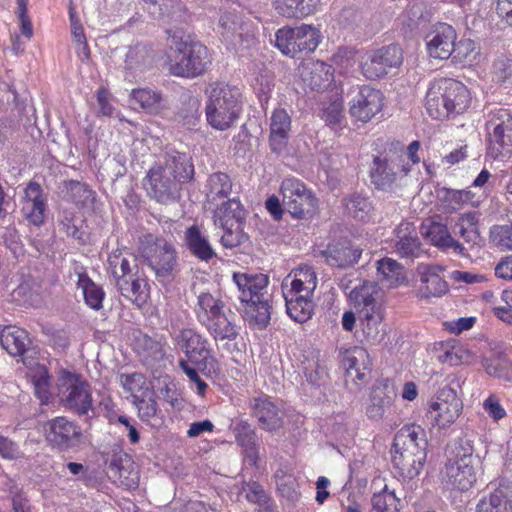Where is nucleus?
I'll use <instances>...</instances> for the list:
<instances>
[{
  "label": "nucleus",
  "instance_id": "obj_56",
  "mask_svg": "<svg viewBox=\"0 0 512 512\" xmlns=\"http://www.w3.org/2000/svg\"><path fill=\"white\" fill-rule=\"evenodd\" d=\"M490 243L501 251L512 250V224H495L489 230Z\"/></svg>",
  "mask_w": 512,
  "mask_h": 512
},
{
  "label": "nucleus",
  "instance_id": "obj_5",
  "mask_svg": "<svg viewBox=\"0 0 512 512\" xmlns=\"http://www.w3.org/2000/svg\"><path fill=\"white\" fill-rule=\"evenodd\" d=\"M410 169V165L405 163L404 145L393 142L384 154L374 156L369 176L377 190L393 192Z\"/></svg>",
  "mask_w": 512,
  "mask_h": 512
},
{
  "label": "nucleus",
  "instance_id": "obj_57",
  "mask_svg": "<svg viewBox=\"0 0 512 512\" xmlns=\"http://www.w3.org/2000/svg\"><path fill=\"white\" fill-rule=\"evenodd\" d=\"M403 17V23L410 30H415L429 22L430 14L423 2H414L408 5Z\"/></svg>",
  "mask_w": 512,
  "mask_h": 512
},
{
  "label": "nucleus",
  "instance_id": "obj_3",
  "mask_svg": "<svg viewBox=\"0 0 512 512\" xmlns=\"http://www.w3.org/2000/svg\"><path fill=\"white\" fill-rule=\"evenodd\" d=\"M206 95L207 122L217 130H227L242 110L239 89L223 82H216L207 87Z\"/></svg>",
  "mask_w": 512,
  "mask_h": 512
},
{
  "label": "nucleus",
  "instance_id": "obj_15",
  "mask_svg": "<svg viewBox=\"0 0 512 512\" xmlns=\"http://www.w3.org/2000/svg\"><path fill=\"white\" fill-rule=\"evenodd\" d=\"M463 409V403L456 391L450 387L443 388L430 405L428 417L433 425L446 428L456 421Z\"/></svg>",
  "mask_w": 512,
  "mask_h": 512
},
{
  "label": "nucleus",
  "instance_id": "obj_53",
  "mask_svg": "<svg viewBox=\"0 0 512 512\" xmlns=\"http://www.w3.org/2000/svg\"><path fill=\"white\" fill-rule=\"evenodd\" d=\"M221 35L225 41L236 45L241 42L243 36V23L234 13L227 12L221 15L219 19Z\"/></svg>",
  "mask_w": 512,
  "mask_h": 512
},
{
  "label": "nucleus",
  "instance_id": "obj_30",
  "mask_svg": "<svg viewBox=\"0 0 512 512\" xmlns=\"http://www.w3.org/2000/svg\"><path fill=\"white\" fill-rule=\"evenodd\" d=\"M476 512H512V486L500 483L478 502Z\"/></svg>",
  "mask_w": 512,
  "mask_h": 512
},
{
  "label": "nucleus",
  "instance_id": "obj_63",
  "mask_svg": "<svg viewBox=\"0 0 512 512\" xmlns=\"http://www.w3.org/2000/svg\"><path fill=\"white\" fill-rule=\"evenodd\" d=\"M276 485L281 495L288 500L295 501L298 499L299 493L296 490V480L292 475H286L279 472L275 475Z\"/></svg>",
  "mask_w": 512,
  "mask_h": 512
},
{
  "label": "nucleus",
  "instance_id": "obj_34",
  "mask_svg": "<svg viewBox=\"0 0 512 512\" xmlns=\"http://www.w3.org/2000/svg\"><path fill=\"white\" fill-rule=\"evenodd\" d=\"M184 241L189 252L197 259L209 262L216 257L208 238L200 231L198 226L192 225L187 228Z\"/></svg>",
  "mask_w": 512,
  "mask_h": 512
},
{
  "label": "nucleus",
  "instance_id": "obj_50",
  "mask_svg": "<svg viewBox=\"0 0 512 512\" xmlns=\"http://www.w3.org/2000/svg\"><path fill=\"white\" fill-rule=\"evenodd\" d=\"M366 358H368L367 352L362 348H354L343 357L342 365L346 370L347 379L350 378L353 382H356V380H364L366 373L361 370L359 361L364 363ZM366 369L367 368L363 366V370Z\"/></svg>",
  "mask_w": 512,
  "mask_h": 512
},
{
  "label": "nucleus",
  "instance_id": "obj_13",
  "mask_svg": "<svg viewBox=\"0 0 512 512\" xmlns=\"http://www.w3.org/2000/svg\"><path fill=\"white\" fill-rule=\"evenodd\" d=\"M182 186L183 184L165 173L157 165L149 169L144 179L147 195L164 205L173 204L180 200Z\"/></svg>",
  "mask_w": 512,
  "mask_h": 512
},
{
  "label": "nucleus",
  "instance_id": "obj_16",
  "mask_svg": "<svg viewBox=\"0 0 512 512\" xmlns=\"http://www.w3.org/2000/svg\"><path fill=\"white\" fill-rule=\"evenodd\" d=\"M175 341L188 360L199 369H205L208 364L215 361L208 340L195 330L189 328L180 330Z\"/></svg>",
  "mask_w": 512,
  "mask_h": 512
},
{
  "label": "nucleus",
  "instance_id": "obj_51",
  "mask_svg": "<svg viewBox=\"0 0 512 512\" xmlns=\"http://www.w3.org/2000/svg\"><path fill=\"white\" fill-rule=\"evenodd\" d=\"M77 285L82 289L85 303L94 310H100L105 296L103 289L94 283L85 273L78 275Z\"/></svg>",
  "mask_w": 512,
  "mask_h": 512
},
{
  "label": "nucleus",
  "instance_id": "obj_6",
  "mask_svg": "<svg viewBox=\"0 0 512 512\" xmlns=\"http://www.w3.org/2000/svg\"><path fill=\"white\" fill-rule=\"evenodd\" d=\"M379 294L378 284L371 281H364L349 293V299L367 337H376L378 326L383 320L382 304L378 300Z\"/></svg>",
  "mask_w": 512,
  "mask_h": 512
},
{
  "label": "nucleus",
  "instance_id": "obj_29",
  "mask_svg": "<svg viewBox=\"0 0 512 512\" xmlns=\"http://www.w3.org/2000/svg\"><path fill=\"white\" fill-rule=\"evenodd\" d=\"M446 78L434 80L426 93L425 106L428 114L437 120L448 118Z\"/></svg>",
  "mask_w": 512,
  "mask_h": 512
},
{
  "label": "nucleus",
  "instance_id": "obj_20",
  "mask_svg": "<svg viewBox=\"0 0 512 512\" xmlns=\"http://www.w3.org/2000/svg\"><path fill=\"white\" fill-rule=\"evenodd\" d=\"M394 251L400 258L415 259L425 253L415 225L401 222L395 229Z\"/></svg>",
  "mask_w": 512,
  "mask_h": 512
},
{
  "label": "nucleus",
  "instance_id": "obj_9",
  "mask_svg": "<svg viewBox=\"0 0 512 512\" xmlns=\"http://www.w3.org/2000/svg\"><path fill=\"white\" fill-rule=\"evenodd\" d=\"M142 257L157 277H173L177 267V252L171 242L152 234L145 236Z\"/></svg>",
  "mask_w": 512,
  "mask_h": 512
},
{
  "label": "nucleus",
  "instance_id": "obj_2",
  "mask_svg": "<svg viewBox=\"0 0 512 512\" xmlns=\"http://www.w3.org/2000/svg\"><path fill=\"white\" fill-rule=\"evenodd\" d=\"M170 40V74L177 77L194 78L202 73L210 64L208 49L191 35L181 30H168Z\"/></svg>",
  "mask_w": 512,
  "mask_h": 512
},
{
  "label": "nucleus",
  "instance_id": "obj_41",
  "mask_svg": "<svg viewBox=\"0 0 512 512\" xmlns=\"http://www.w3.org/2000/svg\"><path fill=\"white\" fill-rule=\"evenodd\" d=\"M320 0H272L278 14L287 18H304L313 14Z\"/></svg>",
  "mask_w": 512,
  "mask_h": 512
},
{
  "label": "nucleus",
  "instance_id": "obj_61",
  "mask_svg": "<svg viewBox=\"0 0 512 512\" xmlns=\"http://www.w3.org/2000/svg\"><path fill=\"white\" fill-rule=\"evenodd\" d=\"M242 492L245 493V498L251 504L257 505L259 508H263L267 505L268 495L263 486L258 482L252 481L244 483Z\"/></svg>",
  "mask_w": 512,
  "mask_h": 512
},
{
  "label": "nucleus",
  "instance_id": "obj_8",
  "mask_svg": "<svg viewBox=\"0 0 512 512\" xmlns=\"http://www.w3.org/2000/svg\"><path fill=\"white\" fill-rule=\"evenodd\" d=\"M488 135L487 154L494 160H504L512 155V115L506 109L491 111L486 122Z\"/></svg>",
  "mask_w": 512,
  "mask_h": 512
},
{
  "label": "nucleus",
  "instance_id": "obj_24",
  "mask_svg": "<svg viewBox=\"0 0 512 512\" xmlns=\"http://www.w3.org/2000/svg\"><path fill=\"white\" fill-rule=\"evenodd\" d=\"M396 396L393 385L388 379L377 381L370 394V402L366 408V415L372 420H381L390 410Z\"/></svg>",
  "mask_w": 512,
  "mask_h": 512
},
{
  "label": "nucleus",
  "instance_id": "obj_64",
  "mask_svg": "<svg viewBox=\"0 0 512 512\" xmlns=\"http://www.w3.org/2000/svg\"><path fill=\"white\" fill-rule=\"evenodd\" d=\"M47 203L22 204L23 217L31 224L39 226L44 222Z\"/></svg>",
  "mask_w": 512,
  "mask_h": 512
},
{
  "label": "nucleus",
  "instance_id": "obj_36",
  "mask_svg": "<svg viewBox=\"0 0 512 512\" xmlns=\"http://www.w3.org/2000/svg\"><path fill=\"white\" fill-rule=\"evenodd\" d=\"M423 234L434 246L442 250L452 249L455 253L464 255V246L451 236L445 224L431 222L427 227H425Z\"/></svg>",
  "mask_w": 512,
  "mask_h": 512
},
{
  "label": "nucleus",
  "instance_id": "obj_4",
  "mask_svg": "<svg viewBox=\"0 0 512 512\" xmlns=\"http://www.w3.org/2000/svg\"><path fill=\"white\" fill-rule=\"evenodd\" d=\"M479 464L470 440L460 438L451 448L450 456L442 470V479L459 491L469 490L476 482V467Z\"/></svg>",
  "mask_w": 512,
  "mask_h": 512
},
{
  "label": "nucleus",
  "instance_id": "obj_10",
  "mask_svg": "<svg viewBox=\"0 0 512 512\" xmlns=\"http://www.w3.org/2000/svg\"><path fill=\"white\" fill-rule=\"evenodd\" d=\"M280 192L284 209L294 218L307 219L314 215L318 200L301 180L285 178Z\"/></svg>",
  "mask_w": 512,
  "mask_h": 512
},
{
  "label": "nucleus",
  "instance_id": "obj_60",
  "mask_svg": "<svg viewBox=\"0 0 512 512\" xmlns=\"http://www.w3.org/2000/svg\"><path fill=\"white\" fill-rule=\"evenodd\" d=\"M244 223L229 224L228 227H221L224 230L221 236V243L226 248H234L241 245L248 239L247 234L243 230Z\"/></svg>",
  "mask_w": 512,
  "mask_h": 512
},
{
  "label": "nucleus",
  "instance_id": "obj_59",
  "mask_svg": "<svg viewBox=\"0 0 512 512\" xmlns=\"http://www.w3.org/2000/svg\"><path fill=\"white\" fill-rule=\"evenodd\" d=\"M371 502V512H398L397 503L399 499L396 497L394 491L387 489V486L381 493L374 494Z\"/></svg>",
  "mask_w": 512,
  "mask_h": 512
},
{
  "label": "nucleus",
  "instance_id": "obj_54",
  "mask_svg": "<svg viewBox=\"0 0 512 512\" xmlns=\"http://www.w3.org/2000/svg\"><path fill=\"white\" fill-rule=\"evenodd\" d=\"M343 202L347 213L359 221L368 220L373 211L372 201L361 194L354 193Z\"/></svg>",
  "mask_w": 512,
  "mask_h": 512
},
{
  "label": "nucleus",
  "instance_id": "obj_18",
  "mask_svg": "<svg viewBox=\"0 0 512 512\" xmlns=\"http://www.w3.org/2000/svg\"><path fill=\"white\" fill-rule=\"evenodd\" d=\"M250 414L261 429L274 432L283 427L284 415L269 395L261 393L248 400Z\"/></svg>",
  "mask_w": 512,
  "mask_h": 512
},
{
  "label": "nucleus",
  "instance_id": "obj_31",
  "mask_svg": "<svg viewBox=\"0 0 512 512\" xmlns=\"http://www.w3.org/2000/svg\"><path fill=\"white\" fill-rule=\"evenodd\" d=\"M426 454L392 451V463L399 475L404 479H414L422 471L426 462Z\"/></svg>",
  "mask_w": 512,
  "mask_h": 512
},
{
  "label": "nucleus",
  "instance_id": "obj_14",
  "mask_svg": "<svg viewBox=\"0 0 512 512\" xmlns=\"http://www.w3.org/2000/svg\"><path fill=\"white\" fill-rule=\"evenodd\" d=\"M44 435L53 448L68 451L79 444L82 431L66 417H55L44 424Z\"/></svg>",
  "mask_w": 512,
  "mask_h": 512
},
{
  "label": "nucleus",
  "instance_id": "obj_45",
  "mask_svg": "<svg viewBox=\"0 0 512 512\" xmlns=\"http://www.w3.org/2000/svg\"><path fill=\"white\" fill-rule=\"evenodd\" d=\"M154 58V51L149 46L136 44L130 47L126 54V69L141 72L152 66Z\"/></svg>",
  "mask_w": 512,
  "mask_h": 512
},
{
  "label": "nucleus",
  "instance_id": "obj_37",
  "mask_svg": "<svg viewBox=\"0 0 512 512\" xmlns=\"http://www.w3.org/2000/svg\"><path fill=\"white\" fill-rule=\"evenodd\" d=\"M232 430L236 442L244 448L246 457L249 459L250 463L255 465L258 459V454L255 449L257 435L255 429L247 420H237L233 422L230 426Z\"/></svg>",
  "mask_w": 512,
  "mask_h": 512
},
{
  "label": "nucleus",
  "instance_id": "obj_21",
  "mask_svg": "<svg viewBox=\"0 0 512 512\" xmlns=\"http://www.w3.org/2000/svg\"><path fill=\"white\" fill-rule=\"evenodd\" d=\"M429 55L436 59H448L455 52L456 32L448 24L441 23L425 37Z\"/></svg>",
  "mask_w": 512,
  "mask_h": 512
},
{
  "label": "nucleus",
  "instance_id": "obj_48",
  "mask_svg": "<svg viewBox=\"0 0 512 512\" xmlns=\"http://www.w3.org/2000/svg\"><path fill=\"white\" fill-rule=\"evenodd\" d=\"M293 279L290 281L289 290L313 295L317 287V276L311 266L303 265L295 269Z\"/></svg>",
  "mask_w": 512,
  "mask_h": 512
},
{
  "label": "nucleus",
  "instance_id": "obj_44",
  "mask_svg": "<svg viewBox=\"0 0 512 512\" xmlns=\"http://www.w3.org/2000/svg\"><path fill=\"white\" fill-rule=\"evenodd\" d=\"M59 230L65 233L68 237L73 238L79 244H85L87 237L85 231L82 229L83 220L76 217L73 210L63 209L58 217Z\"/></svg>",
  "mask_w": 512,
  "mask_h": 512
},
{
  "label": "nucleus",
  "instance_id": "obj_47",
  "mask_svg": "<svg viewBox=\"0 0 512 512\" xmlns=\"http://www.w3.org/2000/svg\"><path fill=\"white\" fill-rule=\"evenodd\" d=\"M224 302L209 292H202L197 297L195 313L199 323L224 313Z\"/></svg>",
  "mask_w": 512,
  "mask_h": 512
},
{
  "label": "nucleus",
  "instance_id": "obj_32",
  "mask_svg": "<svg viewBox=\"0 0 512 512\" xmlns=\"http://www.w3.org/2000/svg\"><path fill=\"white\" fill-rule=\"evenodd\" d=\"M115 285L122 296L131 300L138 307L146 303L149 296L148 283L145 278L138 274V271H135L133 275L126 279L118 280Z\"/></svg>",
  "mask_w": 512,
  "mask_h": 512
},
{
  "label": "nucleus",
  "instance_id": "obj_35",
  "mask_svg": "<svg viewBox=\"0 0 512 512\" xmlns=\"http://www.w3.org/2000/svg\"><path fill=\"white\" fill-rule=\"evenodd\" d=\"M332 66L323 61L312 62L304 67L302 77L306 85L312 90L326 89L333 81Z\"/></svg>",
  "mask_w": 512,
  "mask_h": 512
},
{
  "label": "nucleus",
  "instance_id": "obj_33",
  "mask_svg": "<svg viewBox=\"0 0 512 512\" xmlns=\"http://www.w3.org/2000/svg\"><path fill=\"white\" fill-rule=\"evenodd\" d=\"M0 343L11 356H22L31 345L28 332L17 326H6L0 333Z\"/></svg>",
  "mask_w": 512,
  "mask_h": 512
},
{
  "label": "nucleus",
  "instance_id": "obj_27",
  "mask_svg": "<svg viewBox=\"0 0 512 512\" xmlns=\"http://www.w3.org/2000/svg\"><path fill=\"white\" fill-rule=\"evenodd\" d=\"M425 430L419 425H406L395 435L392 451L413 452L427 455Z\"/></svg>",
  "mask_w": 512,
  "mask_h": 512
},
{
  "label": "nucleus",
  "instance_id": "obj_62",
  "mask_svg": "<svg viewBox=\"0 0 512 512\" xmlns=\"http://www.w3.org/2000/svg\"><path fill=\"white\" fill-rule=\"evenodd\" d=\"M486 372L493 377L512 383V363L506 359H493L485 366Z\"/></svg>",
  "mask_w": 512,
  "mask_h": 512
},
{
  "label": "nucleus",
  "instance_id": "obj_43",
  "mask_svg": "<svg viewBox=\"0 0 512 512\" xmlns=\"http://www.w3.org/2000/svg\"><path fill=\"white\" fill-rule=\"evenodd\" d=\"M200 324L206 328L216 342L224 340L232 341L238 336L236 325L228 319L225 313L207 319Z\"/></svg>",
  "mask_w": 512,
  "mask_h": 512
},
{
  "label": "nucleus",
  "instance_id": "obj_11",
  "mask_svg": "<svg viewBox=\"0 0 512 512\" xmlns=\"http://www.w3.org/2000/svg\"><path fill=\"white\" fill-rule=\"evenodd\" d=\"M319 30L311 25L284 27L276 32V47L285 55L295 57L298 53H311L319 45Z\"/></svg>",
  "mask_w": 512,
  "mask_h": 512
},
{
  "label": "nucleus",
  "instance_id": "obj_23",
  "mask_svg": "<svg viewBox=\"0 0 512 512\" xmlns=\"http://www.w3.org/2000/svg\"><path fill=\"white\" fill-rule=\"evenodd\" d=\"M291 131V117L283 108L275 109L270 117L269 145L273 153L280 155L287 150Z\"/></svg>",
  "mask_w": 512,
  "mask_h": 512
},
{
  "label": "nucleus",
  "instance_id": "obj_42",
  "mask_svg": "<svg viewBox=\"0 0 512 512\" xmlns=\"http://www.w3.org/2000/svg\"><path fill=\"white\" fill-rule=\"evenodd\" d=\"M232 180L223 172L211 174L206 183V200L210 205H217L218 202L228 198L232 191Z\"/></svg>",
  "mask_w": 512,
  "mask_h": 512
},
{
  "label": "nucleus",
  "instance_id": "obj_38",
  "mask_svg": "<svg viewBox=\"0 0 512 512\" xmlns=\"http://www.w3.org/2000/svg\"><path fill=\"white\" fill-rule=\"evenodd\" d=\"M448 117L463 113L470 105L471 97L467 87L460 81L446 78Z\"/></svg>",
  "mask_w": 512,
  "mask_h": 512
},
{
  "label": "nucleus",
  "instance_id": "obj_12",
  "mask_svg": "<svg viewBox=\"0 0 512 512\" xmlns=\"http://www.w3.org/2000/svg\"><path fill=\"white\" fill-rule=\"evenodd\" d=\"M403 62V52L399 45L391 44L367 52L361 62L362 75L369 80H377L398 68Z\"/></svg>",
  "mask_w": 512,
  "mask_h": 512
},
{
  "label": "nucleus",
  "instance_id": "obj_40",
  "mask_svg": "<svg viewBox=\"0 0 512 512\" xmlns=\"http://www.w3.org/2000/svg\"><path fill=\"white\" fill-rule=\"evenodd\" d=\"M214 223L219 227H228L229 224H239L245 222V210L236 198L222 201L215 205Z\"/></svg>",
  "mask_w": 512,
  "mask_h": 512
},
{
  "label": "nucleus",
  "instance_id": "obj_17",
  "mask_svg": "<svg viewBox=\"0 0 512 512\" xmlns=\"http://www.w3.org/2000/svg\"><path fill=\"white\" fill-rule=\"evenodd\" d=\"M349 105L351 117L366 123L382 111L384 95L380 90L364 85L352 97Z\"/></svg>",
  "mask_w": 512,
  "mask_h": 512
},
{
  "label": "nucleus",
  "instance_id": "obj_26",
  "mask_svg": "<svg viewBox=\"0 0 512 512\" xmlns=\"http://www.w3.org/2000/svg\"><path fill=\"white\" fill-rule=\"evenodd\" d=\"M157 166L183 185L189 183L194 177L191 157L177 150L166 151L163 163Z\"/></svg>",
  "mask_w": 512,
  "mask_h": 512
},
{
  "label": "nucleus",
  "instance_id": "obj_28",
  "mask_svg": "<svg viewBox=\"0 0 512 512\" xmlns=\"http://www.w3.org/2000/svg\"><path fill=\"white\" fill-rule=\"evenodd\" d=\"M420 275V294L423 298L441 297L448 291L447 282L440 276L442 268L433 265H419L417 268Z\"/></svg>",
  "mask_w": 512,
  "mask_h": 512
},
{
  "label": "nucleus",
  "instance_id": "obj_55",
  "mask_svg": "<svg viewBox=\"0 0 512 512\" xmlns=\"http://www.w3.org/2000/svg\"><path fill=\"white\" fill-rule=\"evenodd\" d=\"M66 197L76 205L86 206L94 201V192L86 185L76 180L64 182Z\"/></svg>",
  "mask_w": 512,
  "mask_h": 512
},
{
  "label": "nucleus",
  "instance_id": "obj_1",
  "mask_svg": "<svg viewBox=\"0 0 512 512\" xmlns=\"http://www.w3.org/2000/svg\"><path fill=\"white\" fill-rule=\"evenodd\" d=\"M233 281L244 304V318L250 325L264 329L270 322L272 295L268 292V276L262 273H234Z\"/></svg>",
  "mask_w": 512,
  "mask_h": 512
},
{
  "label": "nucleus",
  "instance_id": "obj_22",
  "mask_svg": "<svg viewBox=\"0 0 512 512\" xmlns=\"http://www.w3.org/2000/svg\"><path fill=\"white\" fill-rule=\"evenodd\" d=\"M292 273L283 281V296L286 304V312L288 316L298 323H305L308 321L314 313V303L312 301L313 295H306L302 292H296L289 290L288 287L289 278Z\"/></svg>",
  "mask_w": 512,
  "mask_h": 512
},
{
  "label": "nucleus",
  "instance_id": "obj_46",
  "mask_svg": "<svg viewBox=\"0 0 512 512\" xmlns=\"http://www.w3.org/2000/svg\"><path fill=\"white\" fill-rule=\"evenodd\" d=\"M107 262L115 284L118 283V280L126 279L128 276L133 275L135 273L134 270L138 271L136 259L133 256L127 258L118 250L113 251L109 255Z\"/></svg>",
  "mask_w": 512,
  "mask_h": 512
},
{
  "label": "nucleus",
  "instance_id": "obj_25",
  "mask_svg": "<svg viewBox=\"0 0 512 512\" xmlns=\"http://www.w3.org/2000/svg\"><path fill=\"white\" fill-rule=\"evenodd\" d=\"M106 473L108 478L119 486L134 488L137 486V478L133 477V461L123 452H116L106 460Z\"/></svg>",
  "mask_w": 512,
  "mask_h": 512
},
{
  "label": "nucleus",
  "instance_id": "obj_39",
  "mask_svg": "<svg viewBox=\"0 0 512 512\" xmlns=\"http://www.w3.org/2000/svg\"><path fill=\"white\" fill-rule=\"evenodd\" d=\"M131 101L149 114L157 115L167 108V101L160 91L150 88L133 89Z\"/></svg>",
  "mask_w": 512,
  "mask_h": 512
},
{
  "label": "nucleus",
  "instance_id": "obj_58",
  "mask_svg": "<svg viewBox=\"0 0 512 512\" xmlns=\"http://www.w3.org/2000/svg\"><path fill=\"white\" fill-rule=\"evenodd\" d=\"M377 273L381 282L392 286L402 278V266L394 259L383 258L377 262Z\"/></svg>",
  "mask_w": 512,
  "mask_h": 512
},
{
  "label": "nucleus",
  "instance_id": "obj_49",
  "mask_svg": "<svg viewBox=\"0 0 512 512\" xmlns=\"http://www.w3.org/2000/svg\"><path fill=\"white\" fill-rule=\"evenodd\" d=\"M477 224L478 217L476 212L463 213L455 222V232L458 233L465 242L475 245L480 240V233Z\"/></svg>",
  "mask_w": 512,
  "mask_h": 512
},
{
  "label": "nucleus",
  "instance_id": "obj_19",
  "mask_svg": "<svg viewBox=\"0 0 512 512\" xmlns=\"http://www.w3.org/2000/svg\"><path fill=\"white\" fill-rule=\"evenodd\" d=\"M362 252L363 250L350 240L340 239L330 242L325 249L319 251V255L329 266L345 269L356 265Z\"/></svg>",
  "mask_w": 512,
  "mask_h": 512
},
{
  "label": "nucleus",
  "instance_id": "obj_52",
  "mask_svg": "<svg viewBox=\"0 0 512 512\" xmlns=\"http://www.w3.org/2000/svg\"><path fill=\"white\" fill-rule=\"evenodd\" d=\"M435 350L439 353L437 356L439 362L450 366L460 365L469 357L463 346L452 342H439Z\"/></svg>",
  "mask_w": 512,
  "mask_h": 512
},
{
  "label": "nucleus",
  "instance_id": "obj_7",
  "mask_svg": "<svg viewBox=\"0 0 512 512\" xmlns=\"http://www.w3.org/2000/svg\"><path fill=\"white\" fill-rule=\"evenodd\" d=\"M59 396L63 406L78 416H88L94 413L90 385L80 376L68 371H61L58 378Z\"/></svg>",
  "mask_w": 512,
  "mask_h": 512
}]
</instances>
